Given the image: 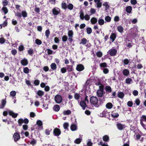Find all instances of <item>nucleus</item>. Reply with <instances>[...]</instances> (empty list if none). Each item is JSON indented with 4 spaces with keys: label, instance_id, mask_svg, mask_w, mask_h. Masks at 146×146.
I'll return each mask as SVG.
<instances>
[{
    "label": "nucleus",
    "instance_id": "09e8293b",
    "mask_svg": "<svg viewBox=\"0 0 146 146\" xmlns=\"http://www.w3.org/2000/svg\"><path fill=\"white\" fill-rule=\"evenodd\" d=\"M35 43L38 45H40L42 44V42L41 40L38 39H36L35 40Z\"/></svg>",
    "mask_w": 146,
    "mask_h": 146
},
{
    "label": "nucleus",
    "instance_id": "f03ea898",
    "mask_svg": "<svg viewBox=\"0 0 146 146\" xmlns=\"http://www.w3.org/2000/svg\"><path fill=\"white\" fill-rule=\"evenodd\" d=\"M104 85L99 86V88L96 92V94L98 97H102L104 95Z\"/></svg>",
    "mask_w": 146,
    "mask_h": 146
},
{
    "label": "nucleus",
    "instance_id": "6ab92c4d",
    "mask_svg": "<svg viewBox=\"0 0 146 146\" xmlns=\"http://www.w3.org/2000/svg\"><path fill=\"white\" fill-rule=\"evenodd\" d=\"M103 140L106 142L110 140V138L108 135H105L104 136L102 137Z\"/></svg>",
    "mask_w": 146,
    "mask_h": 146
},
{
    "label": "nucleus",
    "instance_id": "de8ad7c7",
    "mask_svg": "<svg viewBox=\"0 0 146 146\" xmlns=\"http://www.w3.org/2000/svg\"><path fill=\"white\" fill-rule=\"evenodd\" d=\"M23 72L25 74H28L29 72V69L27 67H25L23 68Z\"/></svg>",
    "mask_w": 146,
    "mask_h": 146
},
{
    "label": "nucleus",
    "instance_id": "052dcab7",
    "mask_svg": "<svg viewBox=\"0 0 146 146\" xmlns=\"http://www.w3.org/2000/svg\"><path fill=\"white\" fill-rule=\"evenodd\" d=\"M36 143V141L34 139H33L30 142V144L31 145H32L33 146H34Z\"/></svg>",
    "mask_w": 146,
    "mask_h": 146
},
{
    "label": "nucleus",
    "instance_id": "7c9ffc66",
    "mask_svg": "<svg viewBox=\"0 0 146 146\" xmlns=\"http://www.w3.org/2000/svg\"><path fill=\"white\" fill-rule=\"evenodd\" d=\"M106 107L108 109H110L112 108L113 105L111 103L109 102L106 104Z\"/></svg>",
    "mask_w": 146,
    "mask_h": 146
},
{
    "label": "nucleus",
    "instance_id": "0eeeda50",
    "mask_svg": "<svg viewBox=\"0 0 146 146\" xmlns=\"http://www.w3.org/2000/svg\"><path fill=\"white\" fill-rule=\"evenodd\" d=\"M53 134L54 136H58L61 134V131L59 129L55 128L53 130Z\"/></svg>",
    "mask_w": 146,
    "mask_h": 146
},
{
    "label": "nucleus",
    "instance_id": "7ed1b4c3",
    "mask_svg": "<svg viewBox=\"0 0 146 146\" xmlns=\"http://www.w3.org/2000/svg\"><path fill=\"white\" fill-rule=\"evenodd\" d=\"M15 15L19 18H21L22 16L23 17L25 18L27 17V13L25 11H23L21 13L19 12H17L15 13Z\"/></svg>",
    "mask_w": 146,
    "mask_h": 146
},
{
    "label": "nucleus",
    "instance_id": "58836bf2",
    "mask_svg": "<svg viewBox=\"0 0 146 146\" xmlns=\"http://www.w3.org/2000/svg\"><path fill=\"white\" fill-rule=\"evenodd\" d=\"M132 81V79L129 78H127L125 80V82L128 84H131V82Z\"/></svg>",
    "mask_w": 146,
    "mask_h": 146
},
{
    "label": "nucleus",
    "instance_id": "ea45409f",
    "mask_svg": "<svg viewBox=\"0 0 146 146\" xmlns=\"http://www.w3.org/2000/svg\"><path fill=\"white\" fill-rule=\"evenodd\" d=\"M103 5L105 6L106 7V9H108L110 7V6L108 4V3L107 2H105L103 4Z\"/></svg>",
    "mask_w": 146,
    "mask_h": 146
},
{
    "label": "nucleus",
    "instance_id": "a211bd4d",
    "mask_svg": "<svg viewBox=\"0 0 146 146\" xmlns=\"http://www.w3.org/2000/svg\"><path fill=\"white\" fill-rule=\"evenodd\" d=\"M123 74L124 76H127L129 74V72L128 69H124L123 71Z\"/></svg>",
    "mask_w": 146,
    "mask_h": 146
},
{
    "label": "nucleus",
    "instance_id": "1a4fd4ad",
    "mask_svg": "<svg viewBox=\"0 0 146 146\" xmlns=\"http://www.w3.org/2000/svg\"><path fill=\"white\" fill-rule=\"evenodd\" d=\"M84 69L83 65L82 64H78L76 66V70L78 71H81L83 70Z\"/></svg>",
    "mask_w": 146,
    "mask_h": 146
},
{
    "label": "nucleus",
    "instance_id": "cd10ccee",
    "mask_svg": "<svg viewBox=\"0 0 146 146\" xmlns=\"http://www.w3.org/2000/svg\"><path fill=\"white\" fill-rule=\"evenodd\" d=\"M36 94L38 96H42L44 95V92L41 90H38L37 91Z\"/></svg>",
    "mask_w": 146,
    "mask_h": 146
},
{
    "label": "nucleus",
    "instance_id": "0e129e2a",
    "mask_svg": "<svg viewBox=\"0 0 146 146\" xmlns=\"http://www.w3.org/2000/svg\"><path fill=\"white\" fill-rule=\"evenodd\" d=\"M50 34V32L49 30H47L45 31V36L46 38H48L49 37V36Z\"/></svg>",
    "mask_w": 146,
    "mask_h": 146
},
{
    "label": "nucleus",
    "instance_id": "c03bdc74",
    "mask_svg": "<svg viewBox=\"0 0 146 146\" xmlns=\"http://www.w3.org/2000/svg\"><path fill=\"white\" fill-rule=\"evenodd\" d=\"M123 61L124 64L126 65H128L129 62V60L127 58L124 59Z\"/></svg>",
    "mask_w": 146,
    "mask_h": 146
},
{
    "label": "nucleus",
    "instance_id": "9d476101",
    "mask_svg": "<svg viewBox=\"0 0 146 146\" xmlns=\"http://www.w3.org/2000/svg\"><path fill=\"white\" fill-rule=\"evenodd\" d=\"M116 125L117 129L120 130H121L125 128V125L119 123H117Z\"/></svg>",
    "mask_w": 146,
    "mask_h": 146
},
{
    "label": "nucleus",
    "instance_id": "c9c22d12",
    "mask_svg": "<svg viewBox=\"0 0 146 146\" xmlns=\"http://www.w3.org/2000/svg\"><path fill=\"white\" fill-rule=\"evenodd\" d=\"M2 3L3 6L5 7L8 5V2L7 0H3Z\"/></svg>",
    "mask_w": 146,
    "mask_h": 146
},
{
    "label": "nucleus",
    "instance_id": "c85d7f7f",
    "mask_svg": "<svg viewBox=\"0 0 146 146\" xmlns=\"http://www.w3.org/2000/svg\"><path fill=\"white\" fill-rule=\"evenodd\" d=\"M36 124L38 125V126L40 127H41L42 128L43 127L42 125H43L42 122L41 121L38 120L36 121Z\"/></svg>",
    "mask_w": 146,
    "mask_h": 146
},
{
    "label": "nucleus",
    "instance_id": "9b49d317",
    "mask_svg": "<svg viewBox=\"0 0 146 146\" xmlns=\"http://www.w3.org/2000/svg\"><path fill=\"white\" fill-rule=\"evenodd\" d=\"M21 64L24 66L27 65L28 64V62L27 59L24 58L21 61Z\"/></svg>",
    "mask_w": 146,
    "mask_h": 146
},
{
    "label": "nucleus",
    "instance_id": "864d4df0",
    "mask_svg": "<svg viewBox=\"0 0 146 146\" xmlns=\"http://www.w3.org/2000/svg\"><path fill=\"white\" fill-rule=\"evenodd\" d=\"M105 20L107 22H110L111 21V18L109 16H106L105 18Z\"/></svg>",
    "mask_w": 146,
    "mask_h": 146
},
{
    "label": "nucleus",
    "instance_id": "f704fd0d",
    "mask_svg": "<svg viewBox=\"0 0 146 146\" xmlns=\"http://www.w3.org/2000/svg\"><path fill=\"white\" fill-rule=\"evenodd\" d=\"M100 66L101 68H106L108 66L107 63L106 62L100 63Z\"/></svg>",
    "mask_w": 146,
    "mask_h": 146
},
{
    "label": "nucleus",
    "instance_id": "13d9d810",
    "mask_svg": "<svg viewBox=\"0 0 146 146\" xmlns=\"http://www.w3.org/2000/svg\"><path fill=\"white\" fill-rule=\"evenodd\" d=\"M40 83V81L38 80H35L34 81V84L35 86L38 85Z\"/></svg>",
    "mask_w": 146,
    "mask_h": 146
},
{
    "label": "nucleus",
    "instance_id": "a18cd8bd",
    "mask_svg": "<svg viewBox=\"0 0 146 146\" xmlns=\"http://www.w3.org/2000/svg\"><path fill=\"white\" fill-rule=\"evenodd\" d=\"M140 123L143 127L146 130V125L144 124L143 123V120L142 119H140Z\"/></svg>",
    "mask_w": 146,
    "mask_h": 146
},
{
    "label": "nucleus",
    "instance_id": "72a5a7b5",
    "mask_svg": "<svg viewBox=\"0 0 146 146\" xmlns=\"http://www.w3.org/2000/svg\"><path fill=\"white\" fill-rule=\"evenodd\" d=\"M74 97L75 100H78L80 98V96L79 94L76 93L74 94Z\"/></svg>",
    "mask_w": 146,
    "mask_h": 146
},
{
    "label": "nucleus",
    "instance_id": "338daca9",
    "mask_svg": "<svg viewBox=\"0 0 146 146\" xmlns=\"http://www.w3.org/2000/svg\"><path fill=\"white\" fill-rule=\"evenodd\" d=\"M24 49V47L23 45H21L19 47V50L20 51H22Z\"/></svg>",
    "mask_w": 146,
    "mask_h": 146
},
{
    "label": "nucleus",
    "instance_id": "6e6d98bb",
    "mask_svg": "<svg viewBox=\"0 0 146 146\" xmlns=\"http://www.w3.org/2000/svg\"><path fill=\"white\" fill-rule=\"evenodd\" d=\"M7 25V20H6L3 22V24L1 25V28H2V26L4 27L6 26Z\"/></svg>",
    "mask_w": 146,
    "mask_h": 146
},
{
    "label": "nucleus",
    "instance_id": "4d7b16f0",
    "mask_svg": "<svg viewBox=\"0 0 146 146\" xmlns=\"http://www.w3.org/2000/svg\"><path fill=\"white\" fill-rule=\"evenodd\" d=\"M61 72L62 73H64L67 71L66 68V67L62 68L60 70Z\"/></svg>",
    "mask_w": 146,
    "mask_h": 146
},
{
    "label": "nucleus",
    "instance_id": "69168bd1",
    "mask_svg": "<svg viewBox=\"0 0 146 146\" xmlns=\"http://www.w3.org/2000/svg\"><path fill=\"white\" fill-rule=\"evenodd\" d=\"M33 49L30 48L28 51L29 54L30 55H32L33 53Z\"/></svg>",
    "mask_w": 146,
    "mask_h": 146
},
{
    "label": "nucleus",
    "instance_id": "39448f33",
    "mask_svg": "<svg viewBox=\"0 0 146 146\" xmlns=\"http://www.w3.org/2000/svg\"><path fill=\"white\" fill-rule=\"evenodd\" d=\"M62 96L59 95H56L54 97V100L56 103L60 104L62 101Z\"/></svg>",
    "mask_w": 146,
    "mask_h": 146
},
{
    "label": "nucleus",
    "instance_id": "f8f14e48",
    "mask_svg": "<svg viewBox=\"0 0 146 146\" xmlns=\"http://www.w3.org/2000/svg\"><path fill=\"white\" fill-rule=\"evenodd\" d=\"M80 105L83 110H84L87 106L85 102L84 101H80Z\"/></svg>",
    "mask_w": 146,
    "mask_h": 146
},
{
    "label": "nucleus",
    "instance_id": "6e6552de",
    "mask_svg": "<svg viewBox=\"0 0 146 146\" xmlns=\"http://www.w3.org/2000/svg\"><path fill=\"white\" fill-rule=\"evenodd\" d=\"M13 137L14 141L15 142L17 141L20 138L19 133L18 132L15 133L13 135Z\"/></svg>",
    "mask_w": 146,
    "mask_h": 146
},
{
    "label": "nucleus",
    "instance_id": "423d86ee",
    "mask_svg": "<svg viewBox=\"0 0 146 146\" xmlns=\"http://www.w3.org/2000/svg\"><path fill=\"white\" fill-rule=\"evenodd\" d=\"M117 50L115 49L111 48L109 50L108 52V54H110L111 56H116L117 54Z\"/></svg>",
    "mask_w": 146,
    "mask_h": 146
},
{
    "label": "nucleus",
    "instance_id": "2f4dec72",
    "mask_svg": "<svg viewBox=\"0 0 146 146\" xmlns=\"http://www.w3.org/2000/svg\"><path fill=\"white\" fill-rule=\"evenodd\" d=\"M98 145H101V146H108V144L106 143H103V142L102 141L98 143Z\"/></svg>",
    "mask_w": 146,
    "mask_h": 146
},
{
    "label": "nucleus",
    "instance_id": "774afa93",
    "mask_svg": "<svg viewBox=\"0 0 146 146\" xmlns=\"http://www.w3.org/2000/svg\"><path fill=\"white\" fill-rule=\"evenodd\" d=\"M133 105V103L132 101H129L127 103V105L129 107H131Z\"/></svg>",
    "mask_w": 146,
    "mask_h": 146
},
{
    "label": "nucleus",
    "instance_id": "4c0bfd02",
    "mask_svg": "<svg viewBox=\"0 0 146 146\" xmlns=\"http://www.w3.org/2000/svg\"><path fill=\"white\" fill-rule=\"evenodd\" d=\"M67 5L63 1L62 3V9H66L67 8Z\"/></svg>",
    "mask_w": 146,
    "mask_h": 146
},
{
    "label": "nucleus",
    "instance_id": "e2e57ef3",
    "mask_svg": "<svg viewBox=\"0 0 146 146\" xmlns=\"http://www.w3.org/2000/svg\"><path fill=\"white\" fill-rule=\"evenodd\" d=\"M109 70L107 68H105L103 69V72L105 74H107L109 73Z\"/></svg>",
    "mask_w": 146,
    "mask_h": 146
},
{
    "label": "nucleus",
    "instance_id": "49530a36",
    "mask_svg": "<svg viewBox=\"0 0 146 146\" xmlns=\"http://www.w3.org/2000/svg\"><path fill=\"white\" fill-rule=\"evenodd\" d=\"M68 39V37L66 35H64L62 37V40L63 42H66Z\"/></svg>",
    "mask_w": 146,
    "mask_h": 146
},
{
    "label": "nucleus",
    "instance_id": "4be33fe9",
    "mask_svg": "<svg viewBox=\"0 0 146 146\" xmlns=\"http://www.w3.org/2000/svg\"><path fill=\"white\" fill-rule=\"evenodd\" d=\"M52 12L53 14L54 15H57L60 13V11L57 10L55 8L52 9Z\"/></svg>",
    "mask_w": 146,
    "mask_h": 146
},
{
    "label": "nucleus",
    "instance_id": "4468645a",
    "mask_svg": "<svg viewBox=\"0 0 146 146\" xmlns=\"http://www.w3.org/2000/svg\"><path fill=\"white\" fill-rule=\"evenodd\" d=\"M6 102L5 99L3 100L1 102V104L0 105V108L2 109L4 108L6 104Z\"/></svg>",
    "mask_w": 146,
    "mask_h": 146
},
{
    "label": "nucleus",
    "instance_id": "e433bc0d",
    "mask_svg": "<svg viewBox=\"0 0 146 146\" xmlns=\"http://www.w3.org/2000/svg\"><path fill=\"white\" fill-rule=\"evenodd\" d=\"M104 23V21L103 19H99L98 20V23L100 25H102Z\"/></svg>",
    "mask_w": 146,
    "mask_h": 146
},
{
    "label": "nucleus",
    "instance_id": "473e14b6",
    "mask_svg": "<svg viewBox=\"0 0 146 146\" xmlns=\"http://www.w3.org/2000/svg\"><path fill=\"white\" fill-rule=\"evenodd\" d=\"M50 67L51 69L53 70H56L57 68L56 65L55 63H52L50 65Z\"/></svg>",
    "mask_w": 146,
    "mask_h": 146
},
{
    "label": "nucleus",
    "instance_id": "f257e3e1",
    "mask_svg": "<svg viewBox=\"0 0 146 146\" xmlns=\"http://www.w3.org/2000/svg\"><path fill=\"white\" fill-rule=\"evenodd\" d=\"M90 101L91 104L96 107H98L101 105V104H98V99L96 97L92 96L90 98Z\"/></svg>",
    "mask_w": 146,
    "mask_h": 146
},
{
    "label": "nucleus",
    "instance_id": "a19ab883",
    "mask_svg": "<svg viewBox=\"0 0 146 146\" xmlns=\"http://www.w3.org/2000/svg\"><path fill=\"white\" fill-rule=\"evenodd\" d=\"M106 111L105 110H104L102 113H100V116L101 117H106Z\"/></svg>",
    "mask_w": 146,
    "mask_h": 146
},
{
    "label": "nucleus",
    "instance_id": "bf43d9fd",
    "mask_svg": "<svg viewBox=\"0 0 146 146\" xmlns=\"http://www.w3.org/2000/svg\"><path fill=\"white\" fill-rule=\"evenodd\" d=\"M10 95L12 97H14L16 95V92L15 91H12L10 92Z\"/></svg>",
    "mask_w": 146,
    "mask_h": 146
},
{
    "label": "nucleus",
    "instance_id": "2eb2a0df",
    "mask_svg": "<svg viewBox=\"0 0 146 146\" xmlns=\"http://www.w3.org/2000/svg\"><path fill=\"white\" fill-rule=\"evenodd\" d=\"M60 106L57 104L54 105L53 107V110L56 112L60 110Z\"/></svg>",
    "mask_w": 146,
    "mask_h": 146
},
{
    "label": "nucleus",
    "instance_id": "5fc2aeb1",
    "mask_svg": "<svg viewBox=\"0 0 146 146\" xmlns=\"http://www.w3.org/2000/svg\"><path fill=\"white\" fill-rule=\"evenodd\" d=\"M87 42V39L85 38H83L81 39V42L80 43V44L82 43L83 44H85Z\"/></svg>",
    "mask_w": 146,
    "mask_h": 146
},
{
    "label": "nucleus",
    "instance_id": "c756f323",
    "mask_svg": "<svg viewBox=\"0 0 146 146\" xmlns=\"http://www.w3.org/2000/svg\"><path fill=\"white\" fill-rule=\"evenodd\" d=\"M71 111L70 110H67L66 111H63V114L64 115H69L71 113Z\"/></svg>",
    "mask_w": 146,
    "mask_h": 146
},
{
    "label": "nucleus",
    "instance_id": "dca6fc26",
    "mask_svg": "<svg viewBox=\"0 0 146 146\" xmlns=\"http://www.w3.org/2000/svg\"><path fill=\"white\" fill-rule=\"evenodd\" d=\"M105 90L107 93H109L111 92L112 91L111 88L110 86H106L105 87Z\"/></svg>",
    "mask_w": 146,
    "mask_h": 146
},
{
    "label": "nucleus",
    "instance_id": "5701e85b",
    "mask_svg": "<svg viewBox=\"0 0 146 146\" xmlns=\"http://www.w3.org/2000/svg\"><path fill=\"white\" fill-rule=\"evenodd\" d=\"M132 10V8L130 6H128L126 7V11L127 12L130 13Z\"/></svg>",
    "mask_w": 146,
    "mask_h": 146
},
{
    "label": "nucleus",
    "instance_id": "79ce46f5",
    "mask_svg": "<svg viewBox=\"0 0 146 146\" xmlns=\"http://www.w3.org/2000/svg\"><path fill=\"white\" fill-rule=\"evenodd\" d=\"M73 5L71 3H69L67 6L68 9L70 10H72L73 9Z\"/></svg>",
    "mask_w": 146,
    "mask_h": 146
},
{
    "label": "nucleus",
    "instance_id": "ddd939ff",
    "mask_svg": "<svg viewBox=\"0 0 146 146\" xmlns=\"http://www.w3.org/2000/svg\"><path fill=\"white\" fill-rule=\"evenodd\" d=\"M116 36V35L115 33H112L111 34L110 38L112 40V42H113L115 40Z\"/></svg>",
    "mask_w": 146,
    "mask_h": 146
},
{
    "label": "nucleus",
    "instance_id": "b1692460",
    "mask_svg": "<svg viewBox=\"0 0 146 146\" xmlns=\"http://www.w3.org/2000/svg\"><path fill=\"white\" fill-rule=\"evenodd\" d=\"M124 96V93L122 92H119L117 94V96L118 98L122 99L123 98Z\"/></svg>",
    "mask_w": 146,
    "mask_h": 146
},
{
    "label": "nucleus",
    "instance_id": "bb28decb",
    "mask_svg": "<svg viewBox=\"0 0 146 146\" xmlns=\"http://www.w3.org/2000/svg\"><path fill=\"white\" fill-rule=\"evenodd\" d=\"M67 70L68 72H71L73 70V65H68L67 66Z\"/></svg>",
    "mask_w": 146,
    "mask_h": 146
},
{
    "label": "nucleus",
    "instance_id": "37998d69",
    "mask_svg": "<svg viewBox=\"0 0 146 146\" xmlns=\"http://www.w3.org/2000/svg\"><path fill=\"white\" fill-rule=\"evenodd\" d=\"M111 116L112 117L114 118H117L119 117V114L117 113H114L111 114Z\"/></svg>",
    "mask_w": 146,
    "mask_h": 146
},
{
    "label": "nucleus",
    "instance_id": "603ef678",
    "mask_svg": "<svg viewBox=\"0 0 146 146\" xmlns=\"http://www.w3.org/2000/svg\"><path fill=\"white\" fill-rule=\"evenodd\" d=\"M92 31V29L90 27H88L86 29L87 33L88 34H91Z\"/></svg>",
    "mask_w": 146,
    "mask_h": 146
},
{
    "label": "nucleus",
    "instance_id": "680f3d73",
    "mask_svg": "<svg viewBox=\"0 0 146 146\" xmlns=\"http://www.w3.org/2000/svg\"><path fill=\"white\" fill-rule=\"evenodd\" d=\"M96 54L97 56L99 58L101 57L102 56V52L100 51L97 52L96 53Z\"/></svg>",
    "mask_w": 146,
    "mask_h": 146
},
{
    "label": "nucleus",
    "instance_id": "20e7f679",
    "mask_svg": "<svg viewBox=\"0 0 146 146\" xmlns=\"http://www.w3.org/2000/svg\"><path fill=\"white\" fill-rule=\"evenodd\" d=\"M68 35L69 37L68 40L70 43H72L73 40V37L74 33L73 31L72 30L69 31L68 33Z\"/></svg>",
    "mask_w": 146,
    "mask_h": 146
},
{
    "label": "nucleus",
    "instance_id": "8fccbe9b",
    "mask_svg": "<svg viewBox=\"0 0 146 146\" xmlns=\"http://www.w3.org/2000/svg\"><path fill=\"white\" fill-rule=\"evenodd\" d=\"M63 126L64 129H67L69 126V124L68 123H64L63 125Z\"/></svg>",
    "mask_w": 146,
    "mask_h": 146
},
{
    "label": "nucleus",
    "instance_id": "3c124183",
    "mask_svg": "<svg viewBox=\"0 0 146 146\" xmlns=\"http://www.w3.org/2000/svg\"><path fill=\"white\" fill-rule=\"evenodd\" d=\"M81 141V139L80 138L76 139L74 141V143L77 144H80Z\"/></svg>",
    "mask_w": 146,
    "mask_h": 146
},
{
    "label": "nucleus",
    "instance_id": "f3484780",
    "mask_svg": "<svg viewBox=\"0 0 146 146\" xmlns=\"http://www.w3.org/2000/svg\"><path fill=\"white\" fill-rule=\"evenodd\" d=\"M90 22L91 24L92 25L95 24L97 22V19L95 17L92 18L90 20Z\"/></svg>",
    "mask_w": 146,
    "mask_h": 146
},
{
    "label": "nucleus",
    "instance_id": "393cba45",
    "mask_svg": "<svg viewBox=\"0 0 146 146\" xmlns=\"http://www.w3.org/2000/svg\"><path fill=\"white\" fill-rule=\"evenodd\" d=\"M18 123L19 125L20 126H21L23 123H24V119H23L22 118L19 119L18 120Z\"/></svg>",
    "mask_w": 146,
    "mask_h": 146
},
{
    "label": "nucleus",
    "instance_id": "aec40b11",
    "mask_svg": "<svg viewBox=\"0 0 146 146\" xmlns=\"http://www.w3.org/2000/svg\"><path fill=\"white\" fill-rule=\"evenodd\" d=\"M117 29L118 32L121 33H122L124 30L123 27L121 25L118 26L117 27Z\"/></svg>",
    "mask_w": 146,
    "mask_h": 146
},
{
    "label": "nucleus",
    "instance_id": "a878e982",
    "mask_svg": "<svg viewBox=\"0 0 146 146\" xmlns=\"http://www.w3.org/2000/svg\"><path fill=\"white\" fill-rule=\"evenodd\" d=\"M77 126L75 124H73L70 126V129L72 131H74L76 129Z\"/></svg>",
    "mask_w": 146,
    "mask_h": 146
},
{
    "label": "nucleus",
    "instance_id": "412c9836",
    "mask_svg": "<svg viewBox=\"0 0 146 146\" xmlns=\"http://www.w3.org/2000/svg\"><path fill=\"white\" fill-rule=\"evenodd\" d=\"M1 10L4 12V14H7L8 12V10L7 8L5 6H3L1 9Z\"/></svg>",
    "mask_w": 146,
    "mask_h": 146
}]
</instances>
